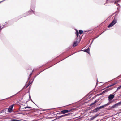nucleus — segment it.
<instances>
[{
	"label": "nucleus",
	"instance_id": "obj_1",
	"mask_svg": "<svg viewBox=\"0 0 121 121\" xmlns=\"http://www.w3.org/2000/svg\"><path fill=\"white\" fill-rule=\"evenodd\" d=\"M110 104V102H109L107 103L106 104L104 105H103L99 107H97L95 108L93 110V112H96L98 111L99 110L101 109L102 108H103L104 107H105L106 106L109 105Z\"/></svg>",
	"mask_w": 121,
	"mask_h": 121
},
{
	"label": "nucleus",
	"instance_id": "obj_2",
	"mask_svg": "<svg viewBox=\"0 0 121 121\" xmlns=\"http://www.w3.org/2000/svg\"><path fill=\"white\" fill-rule=\"evenodd\" d=\"M121 105V101L120 102L114 104L112 106H110V108L111 109L113 108H116L118 106Z\"/></svg>",
	"mask_w": 121,
	"mask_h": 121
},
{
	"label": "nucleus",
	"instance_id": "obj_3",
	"mask_svg": "<svg viewBox=\"0 0 121 121\" xmlns=\"http://www.w3.org/2000/svg\"><path fill=\"white\" fill-rule=\"evenodd\" d=\"M117 22V20L114 19L111 23L108 26V27L110 28L113 26Z\"/></svg>",
	"mask_w": 121,
	"mask_h": 121
},
{
	"label": "nucleus",
	"instance_id": "obj_4",
	"mask_svg": "<svg viewBox=\"0 0 121 121\" xmlns=\"http://www.w3.org/2000/svg\"><path fill=\"white\" fill-rule=\"evenodd\" d=\"M114 95L111 94L109 95L108 98L109 100H112L114 97Z\"/></svg>",
	"mask_w": 121,
	"mask_h": 121
},
{
	"label": "nucleus",
	"instance_id": "obj_5",
	"mask_svg": "<svg viewBox=\"0 0 121 121\" xmlns=\"http://www.w3.org/2000/svg\"><path fill=\"white\" fill-rule=\"evenodd\" d=\"M14 105L13 104L10 106L8 110V112H11L12 110V109Z\"/></svg>",
	"mask_w": 121,
	"mask_h": 121
},
{
	"label": "nucleus",
	"instance_id": "obj_6",
	"mask_svg": "<svg viewBox=\"0 0 121 121\" xmlns=\"http://www.w3.org/2000/svg\"><path fill=\"white\" fill-rule=\"evenodd\" d=\"M90 46H89L87 49H86V50H82V51H84L85 52H87V53H88V54H90L89 51H90Z\"/></svg>",
	"mask_w": 121,
	"mask_h": 121
},
{
	"label": "nucleus",
	"instance_id": "obj_7",
	"mask_svg": "<svg viewBox=\"0 0 121 121\" xmlns=\"http://www.w3.org/2000/svg\"><path fill=\"white\" fill-rule=\"evenodd\" d=\"M70 111V110H64L61 111V112L63 114L68 113Z\"/></svg>",
	"mask_w": 121,
	"mask_h": 121
},
{
	"label": "nucleus",
	"instance_id": "obj_8",
	"mask_svg": "<svg viewBox=\"0 0 121 121\" xmlns=\"http://www.w3.org/2000/svg\"><path fill=\"white\" fill-rule=\"evenodd\" d=\"M112 89V88H109V89H107L105 90L104 91L102 92V93H105L106 92H107L108 91H109V90H111Z\"/></svg>",
	"mask_w": 121,
	"mask_h": 121
},
{
	"label": "nucleus",
	"instance_id": "obj_9",
	"mask_svg": "<svg viewBox=\"0 0 121 121\" xmlns=\"http://www.w3.org/2000/svg\"><path fill=\"white\" fill-rule=\"evenodd\" d=\"M78 42L77 41L75 42H74L73 46L74 47H75V46H77V45H78Z\"/></svg>",
	"mask_w": 121,
	"mask_h": 121
},
{
	"label": "nucleus",
	"instance_id": "obj_10",
	"mask_svg": "<svg viewBox=\"0 0 121 121\" xmlns=\"http://www.w3.org/2000/svg\"><path fill=\"white\" fill-rule=\"evenodd\" d=\"M121 88V85H120L119 87H117V90H116V91L115 92H116L119 89H120Z\"/></svg>",
	"mask_w": 121,
	"mask_h": 121
},
{
	"label": "nucleus",
	"instance_id": "obj_11",
	"mask_svg": "<svg viewBox=\"0 0 121 121\" xmlns=\"http://www.w3.org/2000/svg\"><path fill=\"white\" fill-rule=\"evenodd\" d=\"M76 35L77 37H78V35H79L78 32V31L77 30H76Z\"/></svg>",
	"mask_w": 121,
	"mask_h": 121
},
{
	"label": "nucleus",
	"instance_id": "obj_12",
	"mask_svg": "<svg viewBox=\"0 0 121 121\" xmlns=\"http://www.w3.org/2000/svg\"><path fill=\"white\" fill-rule=\"evenodd\" d=\"M68 114H65V115H62L61 116H59V118L62 117L64 116H65L67 115Z\"/></svg>",
	"mask_w": 121,
	"mask_h": 121
},
{
	"label": "nucleus",
	"instance_id": "obj_13",
	"mask_svg": "<svg viewBox=\"0 0 121 121\" xmlns=\"http://www.w3.org/2000/svg\"><path fill=\"white\" fill-rule=\"evenodd\" d=\"M83 31L82 30H79V34H81L83 33Z\"/></svg>",
	"mask_w": 121,
	"mask_h": 121
},
{
	"label": "nucleus",
	"instance_id": "obj_14",
	"mask_svg": "<svg viewBox=\"0 0 121 121\" xmlns=\"http://www.w3.org/2000/svg\"><path fill=\"white\" fill-rule=\"evenodd\" d=\"M31 108V107H25L23 108V109H26V108Z\"/></svg>",
	"mask_w": 121,
	"mask_h": 121
},
{
	"label": "nucleus",
	"instance_id": "obj_15",
	"mask_svg": "<svg viewBox=\"0 0 121 121\" xmlns=\"http://www.w3.org/2000/svg\"><path fill=\"white\" fill-rule=\"evenodd\" d=\"M11 121H19V120L17 119H12Z\"/></svg>",
	"mask_w": 121,
	"mask_h": 121
},
{
	"label": "nucleus",
	"instance_id": "obj_16",
	"mask_svg": "<svg viewBox=\"0 0 121 121\" xmlns=\"http://www.w3.org/2000/svg\"><path fill=\"white\" fill-rule=\"evenodd\" d=\"M116 83H114L113 84H111L110 85H111V86H113L114 85L116 84Z\"/></svg>",
	"mask_w": 121,
	"mask_h": 121
},
{
	"label": "nucleus",
	"instance_id": "obj_17",
	"mask_svg": "<svg viewBox=\"0 0 121 121\" xmlns=\"http://www.w3.org/2000/svg\"><path fill=\"white\" fill-rule=\"evenodd\" d=\"M96 101H95V102L93 103H92V104H91V105H93L94 104H95V103H96Z\"/></svg>",
	"mask_w": 121,
	"mask_h": 121
},
{
	"label": "nucleus",
	"instance_id": "obj_18",
	"mask_svg": "<svg viewBox=\"0 0 121 121\" xmlns=\"http://www.w3.org/2000/svg\"><path fill=\"white\" fill-rule=\"evenodd\" d=\"M111 86V85H108V86L107 87L108 88H109V87H110Z\"/></svg>",
	"mask_w": 121,
	"mask_h": 121
},
{
	"label": "nucleus",
	"instance_id": "obj_19",
	"mask_svg": "<svg viewBox=\"0 0 121 121\" xmlns=\"http://www.w3.org/2000/svg\"><path fill=\"white\" fill-rule=\"evenodd\" d=\"M31 75H32V73H31V74H30V75H29V76H30V77L29 78H30V77H31Z\"/></svg>",
	"mask_w": 121,
	"mask_h": 121
},
{
	"label": "nucleus",
	"instance_id": "obj_20",
	"mask_svg": "<svg viewBox=\"0 0 121 121\" xmlns=\"http://www.w3.org/2000/svg\"><path fill=\"white\" fill-rule=\"evenodd\" d=\"M119 1L118 0L117 1H116L115 2V3H117L118 1Z\"/></svg>",
	"mask_w": 121,
	"mask_h": 121
},
{
	"label": "nucleus",
	"instance_id": "obj_21",
	"mask_svg": "<svg viewBox=\"0 0 121 121\" xmlns=\"http://www.w3.org/2000/svg\"><path fill=\"white\" fill-rule=\"evenodd\" d=\"M29 98H31L30 97V95H29ZM31 99V98H30Z\"/></svg>",
	"mask_w": 121,
	"mask_h": 121
}]
</instances>
